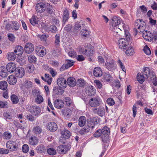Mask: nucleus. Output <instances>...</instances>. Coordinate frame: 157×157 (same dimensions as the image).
<instances>
[{
    "instance_id": "1",
    "label": "nucleus",
    "mask_w": 157,
    "mask_h": 157,
    "mask_svg": "<svg viewBox=\"0 0 157 157\" xmlns=\"http://www.w3.org/2000/svg\"><path fill=\"white\" fill-rule=\"evenodd\" d=\"M144 74L145 75L146 78L150 77L151 80L152 81V83L155 86L157 85V78L155 73L153 71H150L149 68L145 67L144 68Z\"/></svg>"
},
{
    "instance_id": "2",
    "label": "nucleus",
    "mask_w": 157,
    "mask_h": 157,
    "mask_svg": "<svg viewBox=\"0 0 157 157\" xmlns=\"http://www.w3.org/2000/svg\"><path fill=\"white\" fill-rule=\"evenodd\" d=\"M79 22V30H80L81 37L82 39H86L89 36V32L85 28V24L84 21L80 20Z\"/></svg>"
},
{
    "instance_id": "3",
    "label": "nucleus",
    "mask_w": 157,
    "mask_h": 157,
    "mask_svg": "<svg viewBox=\"0 0 157 157\" xmlns=\"http://www.w3.org/2000/svg\"><path fill=\"white\" fill-rule=\"evenodd\" d=\"M101 129L102 135V141L104 143H107L109 141V134L110 132V129L107 126H104Z\"/></svg>"
},
{
    "instance_id": "4",
    "label": "nucleus",
    "mask_w": 157,
    "mask_h": 157,
    "mask_svg": "<svg viewBox=\"0 0 157 157\" xmlns=\"http://www.w3.org/2000/svg\"><path fill=\"white\" fill-rule=\"evenodd\" d=\"M20 144L18 140L15 141L9 140L7 142L6 144V147L9 148L12 151L17 150L20 147Z\"/></svg>"
},
{
    "instance_id": "5",
    "label": "nucleus",
    "mask_w": 157,
    "mask_h": 157,
    "mask_svg": "<svg viewBox=\"0 0 157 157\" xmlns=\"http://www.w3.org/2000/svg\"><path fill=\"white\" fill-rule=\"evenodd\" d=\"M106 68L109 71H112L116 69L117 65L115 60L112 59H107L105 63Z\"/></svg>"
},
{
    "instance_id": "6",
    "label": "nucleus",
    "mask_w": 157,
    "mask_h": 157,
    "mask_svg": "<svg viewBox=\"0 0 157 157\" xmlns=\"http://www.w3.org/2000/svg\"><path fill=\"white\" fill-rule=\"evenodd\" d=\"M79 52L87 56L90 57L93 56V51L92 48L89 47L88 45L84 47V48L79 46Z\"/></svg>"
},
{
    "instance_id": "7",
    "label": "nucleus",
    "mask_w": 157,
    "mask_h": 157,
    "mask_svg": "<svg viewBox=\"0 0 157 157\" xmlns=\"http://www.w3.org/2000/svg\"><path fill=\"white\" fill-rule=\"evenodd\" d=\"M120 18L119 17H114L112 19V25L110 26V29L112 31L115 32L117 33L115 30L119 29L118 28V25L121 23Z\"/></svg>"
},
{
    "instance_id": "8",
    "label": "nucleus",
    "mask_w": 157,
    "mask_h": 157,
    "mask_svg": "<svg viewBox=\"0 0 157 157\" xmlns=\"http://www.w3.org/2000/svg\"><path fill=\"white\" fill-rule=\"evenodd\" d=\"M101 102V100L98 97L91 98L89 101L90 105L93 107H97L100 106Z\"/></svg>"
},
{
    "instance_id": "9",
    "label": "nucleus",
    "mask_w": 157,
    "mask_h": 157,
    "mask_svg": "<svg viewBox=\"0 0 157 157\" xmlns=\"http://www.w3.org/2000/svg\"><path fill=\"white\" fill-rule=\"evenodd\" d=\"M142 33V35L144 39L147 40L149 41L153 39V35L149 31L147 30H140Z\"/></svg>"
},
{
    "instance_id": "10",
    "label": "nucleus",
    "mask_w": 157,
    "mask_h": 157,
    "mask_svg": "<svg viewBox=\"0 0 157 157\" xmlns=\"http://www.w3.org/2000/svg\"><path fill=\"white\" fill-rule=\"evenodd\" d=\"M129 40L128 39L124 38L120 39L118 40V45L119 48L124 50V48H126L127 45H129Z\"/></svg>"
},
{
    "instance_id": "11",
    "label": "nucleus",
    "mask_w": 157,
    "mask_h": 157,
    "mask_svg": "<svg viewBox=\"0 0 157 157\" xmlns=\"http://www.w3.org/2000/svg\"><path fill=\"white\" fill-rule=\"evenodd\" d=\"M46 7V4L43 2L37 3L36 6V11L40 13L43 12Z\"/></svg>"
},
{
    "instance_id": "12",
    "label": "nucleus",
    "mask_w": 157,
    "mask_h": 157,
    "mask_svg": "<svg viewBox=\"0 0 157 157\" xmlns=\"http://www.w3.org/2000/svg\"><path fill=\"white\" fill-rule=\"evenodd\" d=\"M15 76L17 77H22L25 74L24 69L21 67H17L15 71Z\"/></svg>"
},
{
    "instance_id": "13",
    "label": "nucleus",
    "mask_w": 157,
    "mask_h": 157,
    "mask_svg": "<svg viewBox=\"0 0 157 157\" xmlns=\"http://www.w3.org/2000/svg\"><path fill=\"white\" fill-rule=\"evenodd\" d=\"M30 112L34 116H37L41 112L40 108L36 105L30 106L29 109Z\"/></svg>"
},
{
    "instance_id": "14",
    "label": "nucleus",
    "mask_w": 157,
    "mask_h": 157,
    "mask_svg": "<svg viewBox=\"0 0 157 157\" xmlns=\"http://www.w3.org/2000/svg\"><path fill=\"white\" fill-rule=\"evenodd\" d=\"M85 91L88 95L92 96L96 93V90L94 87L92 86H88L85 89Z\"/></svg>"
},
{
    "instance_id": "15",
    "label": "nucleus",
    "mask_w": 157,
    "mask_h": 157,
    "mask_svg": "<svg viewBox=\"0 0 157 157\" xmlns=\"http://www.w3.org/2000/svg\"><path fill=\"white\" fill-rule=\"evenodd\" d=\"M57 84L60 88H66L67 86V80L63 78H59L57 80Z\"/></svg>"
},
{
    "instance_id": "16",
    "label": "nucleus",
    "mask_w": 157,
    "mask_h": 157,
    "mask_svg": "<svg viewBox=\"0 0 157 157\" xmlns=\"http://www.w3.org/2000/svg\"><path fill=\"white\" fill-rule=\"evenodd\" d=\"M24 50L26 53H30L34 50V46L32 43H28L25 46Z\"/></svg>"
},
{
    "instance_id": "17",
    "label": "nucleus",
    "mask_w": 157,
    "mask_h": 157,
    "mask_svg": "<svg viewBox=\"0 0 157 157\" xmlns=\"http://www.w3.org/2000/svg\"><path fill=\"white\" fill-rule=\"evenodd\" d=\"M93 111L94 113L101 117L104 115L105 113V109L104 108H94L93 109Z\"/></svg>"
},
{
    "instance_id": "18",
    "label": "nucleus",
    "mask_w": 157,
    "mask_h": 157,
    "mask_svg": "<svg viewBox=\"0 0 157 157\" xmlns=\"http://www.w3.org/2000/svg\"><path fill=\"white\" fill-rule=\"evenodd\" d=\"M47 128L51 132H54L57 129V126L55 122H50L47 126Z\"/></svg>"
},
{
    "instance_id": "19",
    "label": "nucleus",
    "mask_w": 157,
    "mask_h": 157,
    "mask_svg": "<svg viewBox=\"0 0 157 157\" xmlns=\"http://www.w3.org/2000/svg\"><path fill=\"white\" fill-rule=\"evenodd\" d=\"M68 149L66 145H61L58 147L57 151L60 154H65L68 151Z\"/></svg>"
},
{
    "instance_id": "20",
    "label": "nucleus",
    "mask_w": 157,
    "mask_h": 157,
    "mask_svg": "<svg viewBox=\"0 0 157 157\" xmlns=\"http://www.w3.org/2000/svg\"><path fill=\"white\" fill-rule=\"evenodd\" d=\"M15 64L12 62L8 63L6 66V69L7 71L10 73H12L15 71L16 69Z\"/></svg>"
},
{
    "instance_id": "21",
    "label": "nucleus",
    "mask_w": 157,
    "mask_h": 157,
    "mask_svg": "<svg viewBox=\"0 0 157 157\" xmlns=\"http://www.w3.org/2000/svg\"><path fill=\"white\" fill-rule=\"evenodd\" d=\"M125 51L124 52L128 56H132L135 53L133 46L129 45L128 48H125Z\"/></svg>"
},
{
    "instance_id": "22",
    "label": "nucleus",
    "mask_w": 157,
    "mask_h": 157,
    "mask_svg": "<svg viewBox=\"0 0 157 157\" xmlns=\"http://www.w3.org/2000/svg\"><path fill=\"white\" fill-rule=\"evenodd\" d=\"M67 85L70 87H74L76 84L75 79L72 77L68 78L67 79Z\"/></svg>"
},
{
    "instance_id": "23",
    "label": "nucleus",
    "mask_w": 157,
    "mask_h": 157,
    "mask_svg": "<svg viewBox=\"0 0 157 157\" xmlns=\"http://www.w3.org/2000/svg\"><path fill=\"white\" fill-rule=\"evenodd\" d=\"M146 76L144 74V72L143 74L140 73H138L137 75V81L140 83H142L144 81V78L147 79L145 78Z\"/></svg>"
},
{
    "instance_id": "24",
    "label": "nucleus",
    "mask_w": 157,
    "mask_h": 157,
    "mask_svg": "<svg viewBox=\"0 0 157 157\" xmlns=\"http://www.w3.org/2000/svg\"><path fill=\"white\" fill-rule=\"evenodd\" d=\"M53 92L56 94L61 95L63 93L64 90L63 88H60L59 86H55L53 87Z\"/></svg>"
},
{
    "instance_id": "25",
    "label": "nucleus",
    "mask_w": 157,
    "mask_h": 157,
    "mask_svg": "<svg viewBox=\"0 0 157 157\" xmlns=\"http://www.w3.org/2000/svg\"><path fill=\"white\" fill-rule=\"evenodd\" d=\"M93 73L95 77H99L101 76L102 74V70L99 67H96L94 69Z\"/></svg>"
},
{
    "instance_id": "26",
    "label": "nucleus",
    "mask_w": 157,
    "mask_h": 157,
    "mask_svg": "<svg viewBox=\"0 0 157 157\" xmlns=\"http://www.w3.org/2000/svg\"><path fill=\"white\" fill-rule=\"evenodd\" d=\"M45 50L44 48L42 46L37 47L36 49V51L37 53L42 56L45 54V52L44 51Z\"/></svg>"
},
{
    "instance_id": "27",
    "label": "nucleus",
    "mask_w": 157,
    "mask_h": 157,
    "mask_svg": "<svg viewBox=\"0 0 157 157\" xmlns=\"http://www.w3.org/2000/svg\"><path fill=\"white\" fill-rule=\"evenodd\" d=\"M54 105L55 107L58 109H60L63 107L64 103L62 100L57 99L54 102Z\"/></svg>"
},
{
    "instance_id": "28",
    "label": "nucleus",
    "mask_w": 157,
    "mask_h": 157,
    "mask_svg": "<svg viewBox=\"0 0 157 157\" xmlns=\"http://www.w3.org/2000/svg\"><path fill=\"white\" fill-rule=\"evenodd\" d=\"M104 82H110L112 81V78L109 73H105L102 78Z\"/></svg>"
},
{
    "instance_id": "29",
    "label": "nucleus",
    "mask_w": 157,
    "mask_h": 157,
    "mask_svg": "<svg viewBox=\"0 0 157 157\" xmlns=\"http://www.w3.org/2000/svg\"><path fill=\"white\" fill-rule=\"evenodd\" d=\"M8 82L11 85L15 84L17 82L16 78L13 75H10L8 78Z\"/></svg>"
},
{
    "instance_id": "30",
    "label": "nucleus",
    "mask_w": 157,
    "mask_h": 157,
    "mask_svg": "<svg viewBox=\"0 0 157 157\" xmlns=\"http://www.w3.org/2000/svg\"><path fill=\"white\" fill-rule=\"evenodd\" d=\"M43 130L41 127L39 126H34L33 129V132L36 134L39 135L41 133Z\"/></svg>"
},
{
    "instance_id": "31",
    "label": "nucleus",
    "mask_w": 157,
    "mask_h": 157,
    "mask_svg": "<svg viewBox=\"0 0 157 157\" xmlns=\"http://www.w3.org/2000/svg\"><path fill=\"white\" fill-rule=\"evenodd\" d=\"M24 51L23 48L21 46H17L14 50V52L17 55H21L23 53Z\"/></svg>"
},
{
    "instance_id": "32",
    "label": "nucleus",
    "mask_w": 157,
    "mask_h": 157,
    "mask_svg": "<svg viewBox=\"0 0 157 157\" xmlns=\"http://www.w3.org/2000/svg\"><path fill=\"white\" fill-rule=\"evenodd\" d=\"M86 118L84 116H81L79 117V126H84L86 122Z\"/></svg>"
},
{
    "instance_id": "33",
    "label": "nucleus",
    "mask_w": 157,
    "mask_h": 157,
    "mask_svg": "<svg viewBox=\"0 0 157 157\" xmlns=\"http://www.w3.org/2000/svg\"><path fill=\"white\" fill-rule=\"evenodd\" d=\"M46 11L48 14L51 15L54 14V10L52 5H51L50 4L47 3L46 4Z\"/></svg>"
},
{
    "instance_id": "34",
    "label": "nucleus",
    "mask_w": 157,
    "mask_h": 157,
    "mask_svg": "<svg viewBox=\"0 0 157 157\" xmlns=\"http://www.w3.org/2000/svg\"><path fill=\"white\" fill-rule=\"evenodd\" d=\"M7 73L6 70V68L4 67H0V75L3 78H5L7 76Z\"/></svg>"
},
{
    "instance_id": "35",
    "label": "nucleus",
    "mask_w": 157,
    "mask_h": 157,
    "mask_svg": "<svg viewBox=\"0 0 157 157\" xmlns=\"http://www.w3.org/2000/svg\"><path fill=\"white\" fill-rule=\"evenodd\" d=\"M62 136L65 139L69 138L70 136V132L67 130H64L61 132Z\"/></svg>"
},
{
    "instance_id": "36",
    "label": "nucleus",
    "mask_w": 157,
    "mask_h": 157,
    "mask_svg": "<svg viewBox=\"0 0 157 157\" xmlns=\"http://www.w3.org/2000/svg\"><path fill=\"white\" fill-rule=\"evenodd\" d=\"M90 129L89 126L87 125L84 127L83 128L80 130L79 133L81 135H84L85 134L89 132L90 131Z\"/></svg>"
},
{
    "instance_id": "37",
    "label": "nucleus",
    "mask_w": 157,
    "mask_h": 157,
    "mask_svg": "<svg viewBox=\"0 0 157 157\" xmlns=\"http://www.w3.org/2000/svg\"><path fill=\"white\" fill-rule=\"evenodd\" d=\"M23 87L26 89L29 90L32 87V82L30 81L26 80L24 83Z\"/></svg>"
},
{
    "instance_id": "38",
    "label": "nucleus",
    "mask_w": 157,
    "mask_h": 157,
    "mask_svg": "<svg viewBox=\"0 0 157 157\" xmlns=\"http://www.w3.org/2000/svg\"><path fill=\"white\" fill-rule=\"evenodd\" d=\"M38 143L37 139L35 136L31 137L29 139V143L31 145H36Z\"/></svg>"
},
{
    "instance_id": "39",
    "label": "nucleus",
    "mask_w": 157,
    "mask_h": 157,
    "mask_svg": "<svg viewBox=\"0 0 157 157\" xmlns=\"http://www.w3.org/2000/svg\"><path fill=\"white\" fill-rule=\"evenodd\" d=\"M62 113L65 117H67V118H69L71 115V110L69 109L62 111Z\"/></svg>"
},
{
    "instance_id": "40",
    "label": "nucleus",
    "mask_w": 157,
    "mask_h": 157,
    "mask_svg": "<svg viewBox=\"0 0 157 157\" xmlns=\"http://www.w3.org/2000/svg\"><path fill=\"white\" fill-rule=\"evenodd\" d=\"M7 58L9 61H13L16 58V56L13 52L8 53L7 55Z\"/></svg>"
},
{
    "instance_id": "41",
    "label": "nucleus",
    "mask_w": 157,
    "mask_h": 157,
    "mask_svg": "<svg viewBox=\"0 0 157 157\" xmlns=\"http://www.w3.org/2000/svg\"><path fill=\"white\" fill-rule=\"evenodd\" d=\"M69 13L67 9H65L63 12V19L64 22H66L69 18Z\"/></svg>"
},
{
    "instance_id": "42",
    "label": "nucleus",
    "mask_w": 157,
    "mask_h": 157,
    "mask_svg": "<svg viewBox=\"0 0 157 157\" xmlns=\"http://www.w3.org/2000/svg\"><path fill=\"white\" fill-rule=\"evenodd\" d=\"M30 22L33 25H36L39 24L40 21L37 19L35 17H33L30 19Z\"/></svg>"
},
{
    "instance_id": "43",
    "label": "nucleus",
    "mask_w": 157,
    "mask_h": 157,
    "mask_svg": "<svg viewBox=\"0 0 157 157\" xmlns=\"http://www.w3.org/2000/svg\"><path fill=\"white\" fill-rule=\"evenodd\" d=\"M10 97L13 103L16 104L18 102V98L16 95L14 94H12Z\"/></svg>"
},
{
    "instance_id": "44",
    "label": "nucleus",
    "mask_w": 157,
    "mask_h": 157,
    "mask_svg": "<svg viewBox=\"0 0 157 157\" xmlns=\"http://www.w3.org/2000/svg\"><path fill=\"white\" fill-rule=\"evenodd\" d=\"M7 83L6 81H3L0 82V89H1L5 90L7 88Z\"/></svg>"
},
{
    "instance_id": "45",
    "label": "nucleus",
    "mask_w": 157,
    "mask_h": 157,
    "mask_svg": "<svg viewBox=\"0 0 157 157\" xmlns=\"http://www.w3.org/2000/svg\"><path fill=\"white\" fill-rule=\"evenodd\" d=\"M45 82H47L48 85H50L52 82V78L51 76L48 74H45Z\"/></svg>"
},
{
    "instance_id": "46",
    "label": "nucleus",
    "mask_w": 157,
    "mask_h": 157,
    "mask_svg": "<svg viewBox=\"0 0 157 157\" xmlns=\"http://www.w3.org/2000/svg\"><path fill=\"white\" fill-rule=\"evenodd\" d=\"M94 136L95 137L98 138L100 137L102 140V135L101 129H99L97 130L94 134Z\"/></svg>"
},
{
    "instance_id": "47",
    "label": "nucleus",
    "mask_w": 157,
    "mask_h": 157,
    "mask_svg": "<svg viewBox=\"0 0 157 157\" xmlns=\"http://www.w3.org/2000/svg\"><path fill=\"white\" fill-rule=\"evenodd\" d=\"M65 104L68 106H70L72 104V101L71 99L69 97H66L63 99Z\"/></svg>"
},
{
    "instance_id": "48",
    "label": "nucleus",
    "mask_w": 157,
    "mask_h": 157,
    "mask_svg": "<svg viewBox=\"0 0 157 157\" xmlns=\"http://www.w3.org/2000/svg\"><path fill=\"white\" fill-rule=\"evenodd\" d=\"M2 137L4 139L9 140L11 138L12 135L9 132H5L3 133Z\"/></svg>"
},
{
    "instance_id": "49",
    "label": "nucleus",
    "mask_w": 157,
    "mask_h": 157,
    "mask_svg": "<svg viewBox=\"0 0 157 157\" xmlns=\"http://www.w3.org/2000/svg\"><path fill=\"white\" fill-rule=\"evenodd\" d=\"M87 82L83 79L79 78V87H84L86 85Z\"/></svg>"
},
{
    "instance_id": "50",
    "label": "nucleus",
    "mask_w": 157,
    "mask_h": 157,
    "mask_svg": "<svg viewBox=\"0 0 157 157\" xmlns=\"http://www.w3.org/2000/svg\"><path fill=\"white\" fill-rule=\"evenodd\" d=\"M28 59L29 62L32 63H35L36 61V57L33 55H30L28 58Z\"/></svg>"
},
{
    "instance_id": "51",
    "label": "nucleus",
    "mask_w": 157,
    "mask_h": 157,
    "mask_svg": "<svg viewBox=\"0 0 157 157\" xmlns=\"http://www.w3.org/2000/svg\"><path fill=\"white\" fill-rule=\"evenodd\" d=\"M36 149L37 152H42L44 151L45 148L43 145L41 144L37 146L36 148Z\"/></svg>"
},
{
    "instance_id": "52",
    "label": "nucleus",
    "mask_w": 157,
    "mask_h": 157,
    "mask_svg": "<svg viewBox=\"0 0 157 157\" xmlns=\"http://www.w3.org/2000/svg\"><path fill=\"white\" fill-rule=\"evenodd\" d=\"M142 21L140 22V24L139 25L138 27H137L138 29L140 30L141 29L142 30H145V28L146 23L144 22L143 20L142 19Z\"/></svg>"
},
{
    "instance_id": "53",
    "label": "nucleus",
    "mask_w": 157,
    "mask_h": 157,
    "mask_svg": "<svg viewBox=\"0 0 157 157\" xmlns=\"http://www.w3.org/2000/svg\"><path fill=\"white\" fill-rule=\"evenodd\" d=\"M47 152L50 155H54L56 154V151L54 148H51L47 149Z\"/></svg>"
},
{
    "instance_id": "54",
    "label": "nucleus",
    "mask_w": 157,
    "mask_h": 157,
    "mask_svg": "<svg viewBox=\"0 0 157 157\" xmlns=\"http://www.w3.org/2000/svg\"><path fill=\"white\" fill-rule=\"evenodd\" d=\"M35 101L37 103L40 104L43 101V98L40 95H37Z\"/></svg>"
},
{
    "instance_id": "55",
    "label": "nucleus",
    "mask_w": 157,
    "mask_h": 157,
    "mask_svg": "<svg viewBox=\"0 0 157 157\" xmlns=\"http://www.w3.org/2000/svg\"><path fill=\"white\" fill-rule=\"evenodd\" d=\"M144 53L147 55H149L151 54V51L149 47L147 45L145 46L144 48Z\"/></svg>"
},
{
    "instance_id": "56",
    "label": "nucleus",
    "mask_w": 157,
    "mask_h": 157,
    "mask_svg": "<svg viewBox=\"0 0 157 157\" xmlns=\"http://www.w3.org/2000/svg\"><path fill=\"white\" fill-rule=\"evenodd\" d=\"M73 32L75 33H77L78 32V22H77L75 23L73 27Z\"/></svg>"
},
{
    "instance_id": "57",
    "label": "nucleus",
    "mask_w": 157,
    "mask_h": 157,
    "mask_svg": "<svg viewBox=\"0 0 157 157\" xmlns=\"http://www.w3.org/2000/svg\"><path fill=\"white\" fill-rule=\"evenodd\" d=\"M91 121L92 122L93 124L95 126L99 122V118L97 117H93L90 119Z\"/></svg>"
},
{
    "instance_id": "58",
    "label": "nucleus",
    "mask_w": 157,
    "mask_h": 157,
    "mask_svg": "<svg viewBox=\"0 0 157 157\" xmlns=\"http://www.w3.org/2000/svg\"><path fill=\"white\" fill-rule=\"evenodd\" d=\"M3 116L4 118L7 121H9V120H10L12 119V116L9 113H3Z\"/></svg>"
},
{
    "instance_id": "59",
    "label": "nucleus",
    "mask_w": 157,
    "mask_h": 157,
    "mask_svg": "<svg viewBox=\"0 0 157 157\" xmlns=\"http://www.w3.org/2000/svg\"><path fill=\"white\" fill-rule=\"evenodd\" d=\"M106 102L107 104L110 106L113 105L115 104L114 100L111 98H108L106 101Z\"/></svg>"
},
{
    "instance_id": "60",
    "label": "nucleus",
    "mask_w": 157,
    "mask_h": 157,
    "mask_svg": "<svg viewBox=\"0 0 157 157\" xmlns=\"http://www.w3.org/2000/svg\"><path fill=\"white\" fill-rule=\"evenodd\" d=\"M117 63L120 67L122 69V70L124 72H126L125 67L120 59L118 60Z\"/></svg>"
},
{
    "instance_id": "61",
    "label": "nucleus",
    "mask_w": 157,
    "mask_h": 157,
    "mask_svg": "<svg viewBox=\"0 0 157 157\" xmlns=\"http://www.w3.org/2000/svg\"><path fill=\"white\" fill-rule=\"evenodd\" d=\"M94 82L96 85V86L98 88L100 89L102 87V83L101 82L98 80H95L94 81Z\"/></svg>"
},
{
    "instance_id": "62",
    "label": "nucleus",
    "mask_w": 157,
    "mask_h": 157,
    "mask_svg": "<svg viewBox=\"0 0 157 157\" xmlns=\"http://www.w3.org/2000/svg\"><path fill=\"white\" fill-rule=\"evenodd\" d=\"M29 150V147L27 144H24L23 145L22 147V151L23 152L26 153Z\"/></svg>"
},
{
    "instance_id": "63",
    "label": "nucleus",
    "mask_w": 157,
    "mask_h": 157,
    "mask_svg": "<svg viewBox=\"0 0 157 157\" xmlns=\"http://www.w3.org/2000/svg\"><path fill=\"white\" fill-rule=\"evenodd\" d=\"M87 126H89V127L90 128V129H93L94 127V125L93 124L92 122L91 121V119H90V120H88L87 122Z\"/></svg>"
},
{
    "instance_id": "64",
    "label": "nucleus",
    "mask_w": 157,
    "mask_h": 157,
    "mask_svg": "<svg viewBox=\"0 0 157 157\" xmlns=\"http://www.w3.org/2000/svg\"><path fill=\"white\" fill-rule=\"evenodd\" d=\"M67 63L64 64L66 66V68L68 69L73 65V62H72L71 60H67Z\"/></svg>"
}]
</instances>
